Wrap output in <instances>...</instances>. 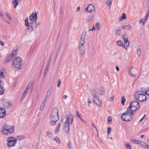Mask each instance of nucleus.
I'll use <instances>...</instances> for the list:
<instances>
[{
    "label": "nucleus",
    "instance_id": "obj_20",
    "mask_svg": "<svg viewBox=\"0 0 149 149\" xmlns=\"http://www.w3.org/2000/svg\"><path fill=\"white\" fill-rule=\"evenodd\" d=\"M98 93L100 95H102L105 93V91L103 88H100L98 90Z\"/></svg>",
    "mask_w": 149,
    "mask_h": 149
},
{
    "label": "nucleus",
    "instance_id": "obj_38",
    "mask_svg": "<svg viewBox=\"0 0 149 149\" xmlns=\"http://www.w3.org/2000/svg\"><path fill=\"white\" fill-rule=\"evenodd\" d=\"M125 101V98L124 96H122V100L121 102L123 105H124V103Z\"/></svg>",
    "mask_w": 149,
    "mask_h": 149
},
{
    "label": "nucleus",
    "instance_id": "obj_27",
    "mask_svg": "<svg viewBox=\"0 0 149 149\" xmlns=\"http://www.w3.org/2000/svg\"><path fill=\"white\" fill-rule=\"evenodd\" d=\"M116 44L118 46H122L123 47H124V45H123V42L122 41L120 40H119L118 41H117L116 42Z\"/></svg>",
    "mask_w": 149,
    "mask_h": 149
},
{
    "label": "nucleus",
    "instance_id": "obj_58",
    "mask_svg": "<svg viewBox=\"0 0 149 149\" xmlns=\"http://www.w3.org/2000/svg\"><path fill=\"white\" fill-rule=\"evenodd\" d=\"M112 118L111 116H109L108 118V121H111Z\"/></svg>",
    "mask_w": 149,
    "mask_h": 149
},
{
    "label": "nucleus",
    "instance_id": "obj_13",
    "mask_svg": "<svg viewBox=\"0 0 149 149\" xmlns=\"http://www.w3.org/2000/svg\"><path fill=\"white\" fill-rule=\"evenodd\" d=\"M72 122H66L64 126V130L66 133H68L70 129V125H71Z\"/></svg>",
    "mask_w": 149,
    "mask_h": 149
},
{
    "label": "nucleus",
    "instance_id": "obj_1",
    "mask_svg": "<svg viewBox=\"0 0 149 149\" xmlns=\"http://www.w3.org/2000/svg\"><path fill=\"white\" fill-rule=\"evenodd\" d=\"M14 132V127L13 125H9L5 124L3 126L1 132L3 135H8Z\"/></svg>",
    "mask_w": 149,
    "mask_h": 149
},
{
    "label": "nucleus",
    "instance_id": "obj_6",
    "mask_svg": "<svg viewBox=\"0 0 149 149\" xmlns=\"http://www.w3.org/2000/svg\"><path fill=\"white\" fill-rule=\"evenodd\" d=\"M134 98L141 102H144L146 99V96L144 94L139 93L138 91L135 92L134 94Z\"/></svg>",
    "mask_w": 149,
    "mask_h": 149
},
{
    "label": "nucleus",
    "instance_id": "obj_56",
    "mask_svg": "<svg viewBox=\"0 0 149 149\" xmlns=\"http://www.w3.org/2000/svg\"><path fill=\"white\" fill-rule=\"evenodd\" d=\"M68 147L70 148H71L72 146L71 142H68Z\"/></svg>",
    "mask_w": 149,
    "mask_h": 149
},
{
    "label": "nucleus",
    "instance_id": "obj_57",
    "mask_svg": "<svg viewBox=\"0 0 149 149\" xmlns=\"http://www.w3.org/2000/svg\"><path fill=\"white\" fill-rule=\"evenodd\" d=\"M114 97H111L109 99V100L110 101H113L114 100Z\"/></svg>",
    "mask_w": 149,
    "mask_h": 149
},
{
    "label": "nucleus",
    "instance_id": "obj_48",
    "mask_svg": "<svg viewBox=\"0 0 149 149\" xmlns=\"http://www.w3.org/2000/svg\"><path fill=\"white\" fill-rule=\"evenodd\" d=\"M45 100L46 99H45V100H44L43 102H42V103L41 104V106H42V107H44L45 104L46 103V100Z\"/></svg>",
    "mask_w": 149,
    "mask_h": 149
},
{
    "label": "nucleus",
    "instance_id": "obj_7",
    "mask_svg": "<svg viewBox=\"0 0 149 149\" xmlns=\"http://www.w3.org/2000/svg\"><path fill=\"white\" fill-rule=\"evenodd\" d=\"M7 146L8 147L13 146L17 141V139L14 137H10L7 139Z\"/></svg>",
    "mask_w": 149,
    "mask_h": 149
},
{
    "label": "nucleus",
    "instance_id": "obj_49",
    "mask_svg": "<svg viewBox=\"0 0 149 149\" xmlns=\"http://www.w3.org/2000/svg\"><path fill=\"white\" fill-rule=\"evenodd\" d=\"M6 15L7 17L10 20H11V17H10V14H9V13H7L6 14Z\"/></svg>",
    "mask_w": 149,
    "mask_h": 149
},
{
    "label": "nucleus",
    "instance_id": "obj_32",
    "mask_svg": "<svg viewBox=\"0 0 149 149\" xmlns=\"http://www.w3.org/2000/svg\"><path fill=\"white\" fill-rule=\"evenodd\" d=\"M60 123H59L58 124V125L57 126L56 128V129L55 130V133H57L58 132L59 130L60 127Z\"/></svg>",
    "mask_w": 149,
    "mask_h": 149
},
{
    "label": "nucleus",
    "instance_id": "obj_5",
    "mask_svg": "<svg viewBox=\"0 0 149 149\" xmlns=\"http://www.w3.org/2000/svg\"><path fill=\"white\" fill-rule=\"evenodd\" d=\"M22 59L19 57H17L13 60V63L12 64V66L17 69H20L22 65Z\"/></svg>",
    "mask_w": 149,
    "mask_h": 149
},
{
    "label": "nucleus",
    "instance_id": "obj_11",
    "mask_svg": "<svg viewBox=\"0 0 149 149\" xmlns=\"http://www.w3.org/2000/svg\"><path fill=\"white\" fill-rule=\"evenodd\" d=\"M2 106L4 108L8 109L11 107L13 105L9 101H6L5 100H3L2 102Z\"/></svg>",
    "mask_w": 149,
    "mask_h": 149
},
{
    "label": "nucleus",
    "instance_id": "obj_18",
    "mask_svg": "<svg viewBox=\"0 0 149 149\" xmlns=\"http://www.w3.org/2000/svg\"><path fill=\"white\" fill-rule=\"evenodd\" d=\"M66 121H73V115L70 113L69 114H66L65 116Z\"/></svg>",
    "mask_w": 149,
    "mask_h": 149
},
{
    "label": "nucleus",
    "instance_id": "obj_29",
    "mask_svg": "<svg viewBox=\"0 0 149 149\" xmlns=\"http://www.w3.org/2000/svg\"><path fill=\"white\" fill-rule=\"evenodd\" d=\"M52 92V90L51 89H49L48 90L47 92V93L46 95V96L45 98V99H46L47 98V97H49L51 93Z\"/></svg>",
    "mask_w": 149,
    "mask_h": 149
},
{
    "label": "nucleus",
    "instance_id": "obj_3",
    "mask_svg": "<svg viewBox=\"0 0 149 149\" xmlns=\"http://www.w3.org/2000/svg\"><path fill=\"white\" fill-rule=\"evenodd\" d=\"M139 102L136 101H133L130 103L127 109L130 110L131 113H135L139 109Z\"/></svg>",
    "mask_w": 149,
    "mask_h": 149
},
{
    "label": "nucleus",
    "instance_id": "obj_50",
    "mask_svg": "<svg viewBox=\"0 0 149 149\" xmlns=\"http://www.w3.org/2000/svg\"><path fill=\"white\" fill-rule=\"evenodd\" d=\"M61 83V82L60 79H59L58 81V83H57V87H59L60 86Z\"/></svg>",
    "mask_w": 149,
    "mask_h": 149
},
{
    "label": "nucleus",
    "instance_id": "obj_2",
    "mask_svg": "<svg viewBox=\"0 0 149 149\" xmlns=\"http://www.w3.org/2000/svg\"><path fill=\"white\" fill-rule=\"evenodd\" d=\"M134 113H131L130 110L127 109L121 116V118L124 121H130L132 118Z\"/></svg>",
    "mask_w": 149,
    "mask_h": 149
},
{
    "label": "nucleus",
    "instance_id": "obj_55",
    "mask_svg": "<svg viewBox=\"0 0 149 149\" xmlns=\"http://www.w3.org/2000/svg\"><path fill=\"white\" fill-rule=\"evenodd\" d=\"M32 84V83H31V81L29 83L28 85L27 86V88H31Z\"/></svg>",
    "mask_w": 149,
    "mask_h": 149
},
{
    "label": "nucleus",
    "instance_id": "obj_44",
    "mask_svg": "<svg viewBox=\"0 0 149 149\" xmlns=\"http://www.w3.org/2000/svg\"><path fill=\"white\" fill-rule=\"evenodd\" d=\"M125 146L127 149H132L131 146L129 145V143H126L125 144Z\"/></svg>",
    "mask_w": 149,
    "mask_h": 149
},
{
    "label": "nucleus",
    "instance_id": "obj_23",
    "mask_svg": "<svg viewBox=\"0 0 149 149\" xmlns=\"http://www.w3.org/2000/svg\"><path fill=\"white\" fill-rule=\"evenodd\" d=\"M1 81H0V95H2L4 92V88L3 87H1Z\"/></svg>",
    "mask_w": 149,
    "mask_h": 149
},
{
    "label": "nucleus",
    "instance_id": "obj_12",
    "mask_svg": "<svg viewBox=\"0 0 149 149\" xmlns=\"http://www.w3.org/2000/svg\"><path fill=\"white\" fill-rule=\"evenodd\" d=\"M85 10L87 12L90 13L92 12H94L95 10V9L94 6L93 5L90 4L86 8Z\"/></svg>",
    "mask_w": 149,
    "mask_h": 149
},
{
    "label": "nucleus",
    "instance_id": "obj_47",
    "mask_svg": "<svg viewBox=\"0 0 149 149\" xmlns=\"http://www.w3.org/2000/svg\"><path fill=\"white\" fill-rule=\"evenodd\" d=\"M35 19L33 21V22H36L37 20V13H35V17H34Z\"/></svg>",
    "mask_w": 149,
    "mask_h": 149
},
{
    "label": "nucleus",
    "instance_id": "obj_51",
    "mask_svg": "<svg viewBox=\"0 0 149 149\" xmlns=\"http://www.w3.org/2000/svg\"><path fill=\"white\" fill-rule=\"evenodd\" d=\"M111 128L110 127H109L107 129V133L109 134L111 131Z\"/></svg>",
    "mask_w": 149,
    "mask_h": 149
},
{
    "label": "nucleus",
    "instance_id": "obj_22",
    "mask_svg": "<svg viewBox=\"0 0 149 149\" xmlns=\"http://www.w3.org/2000/svg\"><path fill=\"white\" fill-rule=\"evenodd\" d=\"M21 0H14V1H13V4L14 5V8H16L17 6L18 5L19 3Z\"/></svg>",
    "mask_w": 149,
    "mask_h": 149
},
{
    "label": "nucleus",
    "instance_id": "obj_34",
    "mask_svg": "<svg viewBox=\"0 0 149 149\" xmlns=\"http://www.w3.org/2000/svg\"><path fill=\"white\" fill-rule=\"evenodd\" d=\"M140 92L141 93L145 94L147 92L146 89L144 88H142L140 89Z\"/></svg>",
    "mask_w": 149,
    "mask_h": 149
},
{
    "label": "nucleus",
    "instance_id": "obj_39",
    "mask_svg": "<svg viewBox=\"0 0 149 149\" xmlns=\"http://www.w3.org/2000/svg\"><path fill=\"white\" fill-rule=\"evenodd\" d=\"M5 75L3 72L0 71V78H3L5 77Z\"/></svg>",
    "mask_w": 149,
    "mask_h": 149
},
{
    "label": "nucleus",
    "instance_id": "obj_10",
    "mask_svg": "<svg viewBox=\"0 0 149 149\" xmlns=\"http://www.w3.org/2000/svg\"><path fill=\"white\" fill-rule=\"evenodd\" d=\"M138 72L137 70L135 68H131L128 71L129 74L131 77H135Z\"/></svg>",
    "mask_w": 149,
    "mask_h": 149
},
{
    "label": "nucleus",
    "instance_id": "obj_54",
    "mask_svg": "<svg viewBox=\"0 0 149 149\" xmlns=\"http://www.w3.org/2000/svg\"><path fill=\"white\" fill-rule=\"evenodd\" d=\"M140 144L142 146L144 147V145L145 144V143L143 141H140Z\"/></svg>",
    "mask_w": 149,
    "mask_h": 149
},
{
    "label": "nucleus",
    "instance_id": "obj_9",
    "mask_svg": "<svg viewBox=\"0 0 149 149\" xmlns=\"http://www.w3.org/2000/svg\"><path fill=\"white\" fill-rule=\"evenodd\" d=\"M17 49H14L12 52L11 55H9L6 58V63L11 61L12 59H13V57L15 56H16V52H17Z\"/></svg>",
    "mask_w": 149,
    "mask_h": 149
},
{
    "label": "nucleus",
    "instance_id": "obj_42",
    "mask_svg": "<svg viewBox=\"0 0 149 149\" xmlns=\"http://www.w3.org/2000/svg\"><path fill=\"white\" fill-rule=\"evenodd\" d=\"M28 26L27 29L28 30H29V31H33V28L32 27V26H31L30 25H29V26Z\"/></svg>",
    "mask_w": 149,
    "mask_h": 149
},
{
    "label": "nucleus",
    "instance_id": "obj_64",
    "mask_svg": "<svg viewBox=\"0 0 149 149\" xmlns=\"http://www.w3.org/2000/svg\"><path fill=\"white\" fill-rule=\"evenodd\" d=\"M67 97V96L66 95H63V98L64 99H66Z\"/></svg>",
    "mask_w": 149,
    "mask_h": 149
},
{
    "label": "nucleus",
    "instance_id": "obj_36",
    "mask_svg": "<svg viewBox=\"0 0 149 149\" xmlns=\"http://www.w3.org/2000/svg\"><path fill=\"white\" fill-rule=\"evenodd\" d=\"M52 139L58 143H59L61 142L60 139L58 137H56L54 139V138Z\"/></svg>",
    "mask_w": 149,
    "mask_h": 149
},
{
    "label": "nucleus",
    "instance_id": "obj_40",
    "mask_svg": "<svg viewBox=\"0 0 149 149\" xmlns=\"http://www.w3.org/2000/svg\"><path fill=\"white\" fill-rule=\"evenodd\" d=\"M25 24L26 26H27L29 25V23L28 22V19L27 18H26L25 20Z\"/></svg>",
    "mask_w": 149,
    "mask_h": 149
},
{
    "label": "nucleus",
    "instance_id": "obj_8",
    "mask_svg": "<svg viewBox=\"0 0 149 149\" xmlns=\"http://www.w3.org/2000/svg\"><path fill=\"white\" fill-rule=\"evenodd\" d=\"M122 37L124 41V47H128L129 45V43L128 39V36L126 33H124L122 36Z\"/></svg>",
    "mask_w": 149,
    "mask_h": 149
},
{
    "label": "nucleus",
    "instance_id": "obj_15",
    "mask_svg": "<svg viewBox=\"0 0 149 149\" xmlns=\"http://www.w3.org/2000/svg\"><path fill=\"white\" fill-rule=\"evenodd\" d=\"M79 53L81 54H83L85 52V48L84 45H79Z\"/></svg>",
    "mask_w": 149,
    "mask_h": 149
},
{
    "label": "nucleus",
    "instance_id": "obj_46",
    "mask_svg": "<svg viewBox=\"0 0 149 149\" xmlns=\"http://www.w3.org/2000/svg\"><path fill=\"white\" fill-rule=\"evenodd\" d=\"M36 23V25L35 26V28L36 29L37 28V26H39L40 24V22H35Z\"/></svg>",
    "mask_w": 149,
    "mask_h": 149
},
{
    "label": "nucleus",
    "instance_id": "obj_52",
    "mask_svg": "<svg viewBox=\"0 0 149 149\" xmlns=\"http://www.w3.org/2000/svg\"><path fill=\"white\" fill-rule=\"evenodd\" d=\"M26 93H23V94L22 95V97L21 98V100L23 99L25 97V96H26Z\"/></svg>",
    "mask_w": 149,
    "mask_h": 149
},
{
    "label": "nucleus",
    "instance_id": "obj_62",
    "mask_svg": "<svg viewBox=\"0 0 149 149\" xmlns=\"http://www.w3.org/2000/svg\"><path fill=\"white\" fill-rule=\"evenodd\" d=\"M28 88H26V89H25L24 93H26L28 92Z\"/></svg>",
    "mask_w": 149,
    "mask_h": 149
},
{
    "label": "nucleus",
    "instance_id": "obj_35",
    "mask_svg": "<svg viewBox=\"0 0 149 149\" xmlns=\"http://www.w3.org/2000/svg\"><path fill=\"white\" fill-rule=\"evenodd\" d=\"M94 17V15H89L87 19V21L89 22Z\"/></svg>",
    "mask_w": 149,
    "mask_h": 149
},
{
    "label": "nucleus",
    "instance_id": "obj_53",
    "mask_svg": "<svg viewBox=\"0 0 149 149\" xmlns=\"http://www.w3.org/2000/svg\"><path fill=\"white\" fill-rule=\"evenodd\" d=\"M137 54L139 56L141 54V51L140 50V49L139 48L137 52Z\"/></svg>",
    "mask_w": 149,
    "mask_h": 149
},
{
    "label": "nucleus",
    "instance_id": "obj_41",
    "mask_svg": "<svg viewBox=\"0 0 149 149\" xmlns=\"http://www.w3.org/2000/svg\"><path fill=\"white\" fill-rule=\"evenodd\" d=\"M120 29L118 30H116L115 31V33L118 36H119L120 35Z\"/></svg>",
    "mask_w": 149,
    "mask_h": 149
},
{
    "label": "nucleus",
    "instance_id": "obj_14",
    "mask_svg": "<svg viewBox=\"0 0 149 149\" xmlns=\"http://www.w3.org/2000/svg\"><path fill=\"white\" fill-rule=\"evenodd\" d=\"M86 36V32H83L82 33L81 39L79 41V45H84L85 42V37Z\"/></svg>",
    "mask_w": 149,
    "mask_h": 149
},
{
    "label": "nucleus",
    "instance_id": "obj_61",
    "mask_svg": "<svg viewBox=\"0 0 149 149\" xmlns=\"http://www.w3.org/2000/svg\"><path fill=\"white\" fill-rule=\"evenodd\" d=\"M95 28L94 27V26H93V28H92L91 29H90V30H89V31H93V30H95Z\"/></svg>",
    "mask_w": 149,
    "mask_h": 149
},
{
    "label": "nucleus",
    "instance_id": "obj_25",
    "mask_svg": "<svg viewBox=\"0 0 149 149\" xmlns=\"http://www.w3.org/2000/svg\"><path fill=\"white\" fill-rule=\"evenodd\" d=\"M126 19V15L125 13H123L122 14V16L120 18L119 20L121 21L123 20L124 19Z\"/></svg>",
    "mask_w": 149,
    "mask_h": 149
},
{
    "label": "nucleus",
    "instance_id": "obj_26",
    "mask_svg": "<svg viewBox=\"0 0 149 149\" xmlns=\"http://www.w3.org/2000/svg\"><path fill=\"white\" fill-rule=\"evenodd\" d=\"M46 134L47 136L49 137L52 139L53 138V134L50 132L49 131H47L46 133Z\"/></svg>",
    "mask_w": 149,
    "mask_h": 149
},
{
    "label": "nucleus",
    "instance_id": "obj_43",
    "mask_svg": "<svg viewBox=\"0 0 149 149\" xmlns=\"http://www.w3.org/2000/svg\"><path fill=\"white\" fill-rule=\"evenodd\" d=\"M76 116L80 118L81 120H82V118L80 117V115L79 113L77 111H76Z\"/></svg>",
    "mask_w": 149,
    "mask_h": 149
},
{
    "label": "nucleus",
    "instance_id": "obj_45",
    "mask_svg": "<svg viewBox=\"0 0 149 149\" xmlns=\"http://www.w3.org/2000/svg\"><path fill=\"white\" fill-rule=\"evenodd\" d=\"M111 2L112 1H111L108 0L107 1L106 3V4L108 6H109L111 4Z\"/></svg>",
    "mask_w": 149,
    "mask_h": 149
},
{
    "label": "nucleus",
    "instance_id": "obj_19",
    "mask_svg": "<svg viewBox=\"0 0 149 149\" xmlns=\"http://www.w3.org/2000/svg\"><path fill=\"white\" fill-rule=\"evenodd\" d=\"M90 92L93 96V98L97 97V92L95 90L93 89H91L90 90Z\"/></svg>",
    "mask_w": 149,
    "mask_h": 149
},
{
    "label": "nucleus",
    "instance_id": "obj_28",
    "mask_svg": "<svg viewBox=\"0 0 149 149\" xmlns=\"http://www.w3.org/2000/svg\"><path fill=\"white\" fill-rule=\"evenodd\" d=\"M131 140L132 143L137 144H140V141L139 140L131 139Z\"/></svg>",
    "mask_w": 149,
    "mask_h": 149
},
{
    "label": "nucleus",
    "instance_id": "obj_30",
    "mask_svg": "<svg viewBox=\"0 0 149 149\" xmlns=\"http://www.w3.org/2000/svg\"><path fill=\"white\" fill-rule=\"evenodd\" d=\"M148 14L147 13L146 14V15L145 16L143 20L144 21L142 22V24L143 25L145 24V22H146V20H147L148 18Z\"/></svg>",
    "mask_w": 149,
    "mask_h": 149
},
{
    "label": "nucleus",
    "instance_id": "obj_37",
    "mask_svg": "<svg viewBox=\"0 0 149 149\" xmlns=\"http://www.w3.org/2000/svg\"><path fill=\"white\" fill-rule=\"evenodd\" d=\"M95 26H97V29L98 30H99L100 29V24L99 22H97L95 23Z\"/></svg>",
    "mask_w": 149,
    "mask_h": 149
},
{
    "label": "nucleus",
    "instance_id": "obj_63",
    "mask_svg": "<svg viewBox=\"0 0 149 149\" xmlns=\"http://www.w3.org/2000/svg\"><path fill=\"white\" fill-rule=\"evenodd\" d=\"M146 116V114H144L143 115V117L139 121H142L143 120V118L145 117Z\"/></svg>",
    "mask_w": 149,
    "mask_h": 149
},
{
    "label": "nucleus",
    "instance_id": "obj_17",
    "mask_svg": "<svg viewBox=\"0 0 149 149\" xmlns=\"http://www.w3.org/2000/svg\"><path fill=\"white\" fill-rule=\"evenodd\" d=\"M94 102L96 104L97 106L101 107L102 105V103L101 101L99 100L97 97L93 99Z\"/></svg>",
    "mask_w": 149,
    "mask_h": 149
},
{
    "label": "nucleus",
    "instance_id": "obj_60",
    "mask_svg": "<svg viewBox=\"0 0 149 149\" xmlns=\"http://www.w3.org/2000/svg\"><path fill=\"white\" fill-rule=\"evenodd\" d=\"M65 119V117L64 116H62L61 117V120L62 121H63Z\"/></svg>",
    "mask_w": 149,
    "mask_h": 149
},
{
    "label": "nucleus",
    "instance_id": "obj_4",
    "mask_svg": "<svg viewBox=\"0 0 149 149\" xmlns=\"http://www.w3.org/2000/svg\"><path fill=\"white\" fill-rule=\"evenodd\" d=\"M58 112V108L56 107H54L50 116V119L51 121H58L59 118Z\"/></svg>",
    "mask_w": 149,
    "mask_h": 149
},
{
    "label": "nucleus",
    "instance_id": "obj_33",
    "mask_svg": "<svg viewBox=\"0 0 149 149\" xmlns=\"http://www.w3.org/2000/svg\"><path fill=\"white\" fill-rule=\"evenodd\" d=\"M25 136H24L23 135H19L17 137V139H18V140H22V139L24 138Z\"/></svg>",
    "mask_w": 149,
    "mask_h": 149
},
{
    "label": "nucleus",
    "instance_id": "obj_59",
    "mask_svg": "<svg viewBox=\"0 0 149 149\" xmlns=\"http://www.w3.org/2000/svg\"><path fill=\"white\" fill-rule=\"evenodd\" d=\"M88 103L89 104L91 103V101L90 100L89 97L88 98Z\"/></svg>",
    "mask_w": 149,
    "mask_h": 149
},
{
    "label": "nucleus",
    "instance_id": "obj_31",
    "mask_svg": "<svg viewBox=\"0 0 149 149\" xmlns=\"http://www.w3.org/2000/svg\"><path fill=\"white\" fill-rule=\"evenodd\" d=\"M35 17V14H34L33 13H32L29 17L30 20L32 21L33 20Z\"/></svg>",
    "mask_w": 149,
    "mask_h": 149
},
{
    "label": "nucleus",
    "instance_id": "obj_24",
    "mask_svg": "<svg viewBox=\"0 0 149 149\" xmlns=\"http://www.w3.org/2000/svg\"><path fill=\"white\" fill-rule=\"evenodd\" d=\"M49 63L46 66V67L45 68V70L44 72V77H45L46 75V74L47 72L48 69V65H49Z\"/></svg>",
    "mask_w": 149,
    "mask_h": 149
},
{
    "label": "nucleus",
    "instance_id": "obj_21",
    "mask_svg": "<svg viewBox=\"0 0 149 149\" xmlns=\"http://www.w3.org/2000/svg\"><path fill=\"white\" fill-rule=\"evenodd\" d=\"M122 28L125 30H127L130 29H132V27L129 24L124 25L122 26Z\"/></svg>",
    "mask_w": 149,
    "mask_h": 149
},
{
    "label": "nucleus",
    "instance_id": "obj_16",
    "mask_svg": "<svg viewBox=\"0 0 149 149\" xmlns=\"http://www.w3.org/2000/svg\"><path fill=\"white\" fill-rule=\"evenodd\" d=\"M6 114V110L5 109L0 107V118H3Z\"/></svg>",
    "mask_w": 149,
    "mask_h": 149
}]
</instances>
